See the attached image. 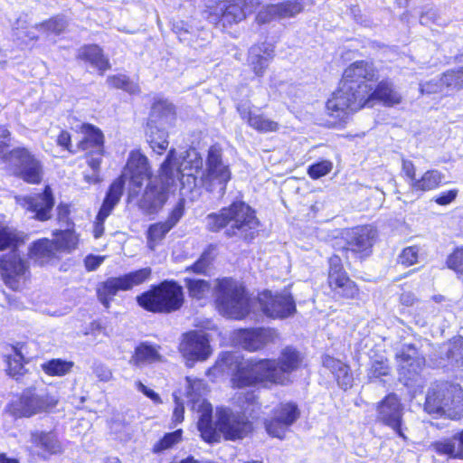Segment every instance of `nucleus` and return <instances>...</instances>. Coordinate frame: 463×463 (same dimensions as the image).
I'll use <instances>...</instances> for the list:
<instances>
[{
	"label": "nucleus",
	"mask_w": 463,
	"mask_h": 463,
	"mask_svg": "<svg viewBox=\"0 0 463 463\" xmlns=\"http://www.w3.org/2000/svg\"><path fill=\"white\" fill-rule=\"evenodd\" d=\"M377 80V71L372 62L357 61L344 71L338 89L326 104V114L342 121L349 114L364 107H372L375 100L388 106L402 102V95L389 80H383L373 89L370 82Z\"/></svg>",
	"instance_id": "1"
},
{
	"label": "nucleus",
	"mask_w": 463,
	"mask_h": 463,
	"mask_svg": "<svg viewBox=\"0 0 463 463\" xmlns=\"http://www.w3.org/2000/svg\"><path fill=\"white\" fill-rule=\"evenodd\" d=\"M303 363L302 354L291 346L284 348L277 360H247L232 375L234 387L243 389L260 383L287 385L291 383L290 375Z\"/></svg>",
	"instance_id": "2"
},
{
	"label": "nucleus",
	"mask_w": 463,
	"mask_h": 463,
	"mask_svg": "<svg viewBox=\"0 0 463 463\" xmlns=\"http://www.w3.org/2000/svg\"><path fill=\"white\" fill-rule=\"evenodd\" d=\"M189 296L198 300L215 297L219 312L229 318L241 319L249 312V298L243 286L231 278L210 281L198 279H185Z\"/></svg>",
	"instance_id": "3"
},
{
	"label": "nucleus",
	"mask_w": 463,
	"mask_h": 463,
	"mask_svg": "<svg viewBox=\"0 0 463 463\" xmlns=\"http://www.w3.org/2000/svg\"><path fill=\"white\" fill-rule=\"evenodd\" d=\"M200 410L203 415L198 420V430L206 442H218L222 436L232 440L243 439L252 430V423L243 414L221 409L217 411L216 422L213 424L211 403L203 402L200 404Z\"/></svg>",
	"instance_id": "4"
},
{
	"label": "nucleus",
	"mask_w": 463,
	"mask_h": 463,
	"mask_svg": "<svg viewBox=\"0 0 463 463\" xmlns=\"http://www.w3.org/2000/svg\"><path fill=\"white\" fill-rule=\"evenodd\" d=\"M205 223L211 232L225 229L226 236L243 240L252 239L260 224L255 212L241 201L232 203L219 213L208 214Z\"/></svg>",
	"instance_id": "5"
},
{
	"label": "nucleus",
	"mask_w": 463,
	"mask_h": 463,
	"mask_svg": "<svg viewBox=\"0 0 463 463\" xmlns=\"http://www.w3.org/2000/svg\"><path fill=\"white\" fill-rule=\"evenodd\" d=\"M424 411L435 417L463 418V389L449 383L432 385L426 395Z\"/></svg>",
	"instance_id": "6"
},
{
	"label": "nucleus",
	"mask_w": 463,
	"mask_h": 463,
	"mask_svg": "<svg viewBox=\"0 0 463 463\" xmlns=\"http://www.w3.org/2000/svg\"><path fill=\"white\" fill-rule=\"evenodd\" d=\"M183 288L173 280H165L137 297L144 309L154 313H172L184 304Z\"/></svg>",
	"instance_id": "7"
},
{
	"label": "nucleus",
	"mask_w": 463,
	"mask_h": 463,
	"mask_svg": "<svg viewBox=\"0 0 463 463\" xmlns=\"http://www.w3.org/2000/svg\"><path fill=\"white\" fill-rule=\"evenodd\" d=\"M175 149H171L161 165L159 179L151 180L146 186L139 207L146 213H152L161 208L167 199V189L175 182L178 172L171 166Z\"/></svg>",
	"instance_id": "8"
},
{
	"label": "nucleus",
	"mask_w": 463,
	"mask_h": 463,
	"mask_svg": "<svg viewBox=\"0 0 463 463\" xmlns=\"http://www.w3.org/2000/svg\"><path fill=\"white\" fill-rule=\"evenodd\" d=\"M58 403V397L47 388H28L9 405L10 412L15 417H32L48 411Z\"/></svg>",
	"instance_id": "9"
},
{
	"label": "nucleus",
	"mask_w": 463,
	"mask_h": 463,
	"mask_svg": "<svg viewBox=\"0 0 463 463\" xmlns=\"http://www.w3.org/2000/svg\"><path fill=\"white\" fill-rule=\"evenodd\" d=\"M232 178L229 165L222 158V149L212 146L208 150L206 169L201 177L203 186L221 198L224 195L228 182Z\"/></svg>",
	"instance_id": "10"
},
{
	"label": "nucleus",
	"mask_w": 463,
	"mask_h": 463,
	"mask_svg": "<svg viewBox=\"0 0 463 463\" xmlns=\"http://www.w3.org/2000/svg\"><path fill=\"white\" fill-rule=\"evenodd\" d=\"M5 162L15 175L30 184H39L43 178V165L27 148L17 147L5 156Z\"/></svg>",
	"instance_id": "11"
},
{
	"label": "nucleus",
	"mask_w": 463,
	"mask_h": 463,
	"mask_svg": "<svg viewBox=\"0 0 463 463\" xmlns=\"http://www.w3.org/2000/svg\"><path fill=\"white\" fill-rule=\"evenodd\" d=\"M151 272L150 268H144L120 277L108 279L97 288L99 300L108 308L119 290H130L133 287L142 284L150 278Z\"/></svg>",
	"instance_id": "12"
},
{
	"label": "nucleus",
	"mask_w": 463,
	"mask_h": 463,
	"mask_svg": "<svg viewBox=\"0 0 463 463\" xmlns=\"http://www.w3.org/2000/svg\"><path fill=\"white\" fill-rule=\"evenodd\" d=\"M300 410L292 402L279 403L264 420V426L269 436L284 439L290 427L299 419Z\"/></svg>",
	"instance_id": "13"
},
{
	"label": "nucleus",
	"mask_w": 463,
	"mask_h": 463,
	"mask_svg": "<svg viewBox=\"0 0 463 463\" xmlns=\"http://www.w3.org/2000/svg\"><path fill=\"white\" fill-rule=\"evenodd\" d=\"M253 0L222 1L209 14L208 20L213 24L223 27L242 21L247 14L248 7Z\"/></svg>",
	"instance_id": "14"
},
{
	"label": "nucleus",
	"mask_w": 463,
	"mask_h": 463,
	"mask_svg": "<svg viewBox=\"0 0 463 463\" xmlns=\"http://www.w3.org/2000/svg\"><path fill=\"white\" fill-rule=\"evenodd\" d=\"M328 262L327 281L331 290L338 297L354 298L358 295L359 289L344 269L341 258L338 255H333Z\"/></svg>",
	"instance_id": "15"
},
{
	"label": "nucleus",
	"mask_w": 463,
	"mask_h": 463,
	"mask_svg": "<svg viewBox=\"0 0 463 463\" xmlns=\"http://www.w3.org/2000/svg\"><path fill=\"white\" fill-rule=\"evenodd\" d=\"M259 301L263 313L272 318H285L296 312L293 298L287 291L276 295L269 290L263 291Z\"/></svg>",
	"instance_id": "16"
},
{
	"label": "nucleus",
	"mask_w": 463,
	"mask_h": 463,
	"mask_svg": "<svg viewBox=\"0 0 463 463\" xmlns=\"http://www.w3.org/2000/svg\"><path fill=\"white\" fill-rule=\"evenodd\" d=\"M179 351L187 362L204 361L211 353L209 339L203 331H190L182 336Z\"/></svg>",
	"instance_id": "17"
},
{
	"label": "nucleus",
	"mask_w": 463,
	"mask_h": 463,
	"mask_svg": "<svg viewBox=\"0 0 463 463\" xmlns=\"http://www.w3.org/2000/svg\"><path fill=\"white\" fill-rule=\"evenodd\" d=\"M150 174L146 156L141 154L138 150H133L128 156L125 172L119 178H122L125 182V177H129V195L134 196L138 194L139 190L143 185V182L150 177Z\"/></svg>",
	"instance_id": "18"
},
{
	"label": "nucleus",
	"mask_w": 463,
	"mask_h": 463,
	"mask_svg": "<svg viewBox=\"0 0 463 463\" xmlns=\"http://www.w3.org/2000/svg\"><path fill=\"white\" fill-rule=\"evenodd\" d=\"M16 203L26 211L33 213V218L44 222L52 217L54 198L49 186L42 194L16 197Z\"/></svg>",
	"instance_id": "19"
},
{
	"label": "nucleus",
	"mask_w": 463,
	"mask_h": 463,
	"mask_svg": "<svg viewBox=\"0 0 463 463\" xmlns=\"http://www.w3.org/2000/svg\"><path fill=\"white\" fill-rule=\"evenodd\" d=\"M377 420L392 428L403 439H406L402 430V407L395 394H389L377 407Z\"/></svg>",
	"instance_id": "20"
},
{
	"label": "nucleus",
	"mask_w": 463,
	"mask_h": 463,
	"mask_svg": "<svg viewBox=\"0 0 463 463\" xmlns=\"http://www.w3.org/2000/svg\"><path fill=\"white\" fill-rule=\"evenodd\" d=\"M304 9L302 0H284L263 7L257 14L258 24H267L273 20L293 17Z\"/></svg>",
	"instance_id": "21"
},
{
	"label": "nucleus",
	"mask_w": 463,
	"mask_h": 463,
	"mask_svg": "<svg viewBox=\"0 0 463 463\" xmlns=\"http://www.w3.org/2000/svg\"><path fill=\"white\" fill-rule=\"evenodd\" d=\"M123 189L124 181L122 178H117L110 184L93 225V236L96 239L103 235L105 230L104 222L111 213L114 207L118 203L123 194Z\"/></svg>",
	"instance_id": "22"
},
{
	"label": "nucleus",
	"mask_w": 463,
	"mask_h": 463,
	"mask_svg": "<svg viewBox=\"0 0 463 463\" xmlns=\"http://www.w3.org/2000/svg\"><path fill=\"white\" fill-rule=\"evenodd\" d=\"M28 269L25 260L14 253L0 259V272L5 283L13 289L19 287V279L24 278Z\"/></svg>",
	"instance_id": "23"
},
{
	"label": "nucleus",
	"mask_w": 463,
	"mask_h": 463,
	"mask_svg": "<svg viewBox=\"0 0 463 463\" xmlns=\"http://www.w3.org/2000/svg\"><path fill=\"white\" fill-rule=\"evenodd\" d=\"M184 215V205L180 202L170 213L165 222H160L151 224L146 232L147 246L151 250L165 238L166 233L176 225Z\"/></svg>",
	"instance_id": "24"
},
{
	"label": "nucleus",
	"mask_w": 463,
	"mask_h": 463,
	"mask_svg": "<svg viewBox=\"0 0 463 463\" xmlns=\"http://www.w3.org/2000/svg\"><path fill=\"white\" fill-rule=\"evenodd\" d=\"M375 236L376 231L372 226L355 227L348 235L345 250L366 256L370 252Z\"/></svg>",
	"instance_id": "25"
},
{
	"label": "nucleus",
	"mask_w": 463,
	"mask_h": 463,
	"mask_svg": "<svg viewBox=\"0 0 463 463\" xmlns=\"http://www.w3.org/2000/svg\"><path fill=\"white\" fill-rule=\"evenodd\" d=\"M276 332L270 328L241 329L238 332V339L243 348L257 351L268 343L274 341Z\"/></svg>",
	"instance_id": "26"
},
{
	"label": "nucleus",
	"mask_w": 463,
	"mask_h": 463,
	"mask_svg": "<svg viewBox=\"0 0 463 463\" xmlns=\"http://www.w3.org/2000/svg\"><path fill=\"white\" fill-rule=\"evenodd\" d=\"M237 109L241 118L258 132H276L279 129L278 122L267 118L264 114L257 113L249 106L241 104L237 107Z\"/></svg>",
	"instance_id": "27"
},
{
	"label": "nucleus",
	"mask_w": 463,
	"mask_h": 463,
	"mask_svg": "<svg viewBox=\"0 0 463 463\" xmlns=\"http://www.w3.org/2000/svg\"><path fill=\"white\" fill-rule=\"evenodd\" d=\"M30 441L39 449L43 454L48 456L56 455L62 452V445L57 435L52 431H33L31 433Z\"/></svg>",
	"instance_id": "28"
},
{
	"label": "nucleus",
	"mask_w": 463,
	"mask_h": 463,
	"mask_svg": "<svg viewBox=\"0 0 463 463\" xmlns=\"http://www.w3.org/2000/svg\"><path fill=\"white\" fill-rule=\"evenodd\" d=\"M273 48L267 43L254 45L249 52V63L257 76H262L273 57Z\"/></svg>",
	"instance_id": "29"
},
{
	"label": "nucleus",
	"mask_w": 463,
	"mask_h": 463,
	"mask_svg": "<svg viewBox=\"0 0 463 463\" xmlns=\"http://www.w3.org/2000/svg\"><path fill=\"white\" fill-rule=\"evenodd\" d=\"M402 373H418L424 365V358L418 354L413 346H407L397 354Z\"/></svg>",
	"instance_id": "30"
},
{
	"label": "nucleus",
	"mask_w": 463,
	"mask_h": 463,
	"mask_svg": "<svg viewBox=\"0 0 463 463\" xmlns=\"http://www.w3.org/2000/svg\"><path fill=\"white\" fill-rule=\"evenodd\" d=\"M175 119L174 106L166 100H158L152 106L148 123L171 127Z\"/></svg>",
	"instance_id": "31"
},
{
	"label": "nucleus",
	"mask_w": 463,
	"mask_h": 463,
	"mask_svg": "<svg viewBox=\"0 0 463 463\" xmlns=\"http://www.w3.org/2000/svg\"><path fill=\"white\" fill-rule=\"evenodd\" d=\"M83 137L78 143L79 150L91 149L93 152H101L104 137L102 132L92 125L85 124L81 127Z\"/></svg>",
	"instance_id": "32"
},
{
	"label": "nucleus",
	"mask_w": 463,
	"mask_h": 463,
	"mask_svg": "<svg viewBox=\"0 0 463 463\" xmlns=\"http://www.w3.org/2000/svg\"><path fill=\"white\" fill-rule=\"evenodd\" d=\"M445 175L438 169L427 170L420 177H417L413 184H411V189L417 192H429L439 188Z\"/></svg>",
	"instance_id": "33"
},
{
	"label": "nucleus",
	"mask_w": 463,
	"mask_h": 463,
	"mask_svg": "<svg viewBox=\"0 0 463 463\" xmlns=\"http://www.w3.org/2000/svg\"><path fill=\"white\" fill-rule=\"evenodd\" d=\"M167 128L168 127L147 122V140L151 148L159 155L165 151L168 146Z\"/></svg>",
	"instance_id": "34"
},
{
	"label": "nucleus",
	"mask_w": 463,
	"mask_h": 463,
	"mask_svg": "<svg viewBox=\"0 0 463 463\" xmlns=\"http://www.w3.org/2000/svg\"><path fill=\"white\" fill-rule=\"evenodd\" d=\"M80 57L90 62L101 72L110 68L109 60L103 55L101 48L96 44L87 45L81 48Z\"/></svg>",
	"instance_id": "35"
},
{
	"label": "nucleus",
	"mask_w": 463,
	"mask_h": 463,
	"mask_svg": "<svg viewBox=\"0 0 463 463\" xmlns=\"http://www.w3.org/2000/svg\"><path fill=\"white\" fill-rule=\"evenodd\" d=\"M175 156V153L174 154ZM175 156L172 157L171 166L175 171L178 172L176 179H180L181 176H193L195 173H198L203 167V158L195 152L188 153L187 158L184 159L180 167H175L174 163Z\"/></svg>",
	"instance_id": "36"
},
{
	"label": "nucleus",
	"mask_w": 463,
	"mask_h": 463,
	"mask_svg": "<svg viewBox=\"0 0 463 463\" xmlns=\"http://www.w3.org/2000/svg\"><path fill=\"white\" fill-rule=\"evenodd\" d=\"M57 245L54 241L48 239H41L35 241L30 249L32 258L35 259L41 264L47 262L55 256Z\"/></svg>",
	"instance_id": "37"
},
{
	"label": "nucleus",
	"mask_w": 463,
	"mask_h": 463,
	"mask_svg": "<svg viewBox=\"0 0 463 463\" xmlns=\"http://www.w3.org/2000/svg\"><path fill=\"white\" fill-rule=\"evenodd\" d=\"M188 383L187 397L189 402L192 403V410L196 411L199 413V417L203 415V411L200 410V404L208 402L203 398L206 392V385L202 380H191L189 377L186 378Z\"/></svg>",
	"instance_id": "38"
},
{
	"label": "nucleus",
	"mask_w": 463,
	"mask_h": 463,
	"mask_svg": "<svg viewBox=\"0 0 463 463\" xmlns=\"http://www.w3.org/2000/svg\"><path fill=\"white\" fill-rule=\"evenodd\" d=\"M73 364L71 361L52 359L42 364L41 368L48 375L64 376L71 371Z\"/></svg>",
	"instance_id": "39"
},
{
	"label": "nucleus",
	"mask_w": 463,
	"mask_h": 463,
	"mask_svg": "<svg viewBox=\"0 0 463 463\" xmlns=\"http://www.w3.org/2000/svg\"><path fill=\"white\" fill-rule=\"evenodd\" d=\"M430 447L439 455L458 458L457 434L434 441Z\"/></svg>",
	"instance_id": "40"
},
{
	"label": "nucleus",
	"mask_w": 463,
	"mask_h": 463,
	"mask_svg": "<svg viewBox=\"0 0 463 463\" xmlns=\"http://www.w3.org/2000/svg\"><path fill=\"white\" fill-rule=\"evenodd\" d=\"M447 75V71L441 75L439 79H432L430 80L420 82L419 84V90L420 94H436L441 93L444 90L457 91L456 89H453L451 86L446 83L445 78Z\"/></svg>",
	"instance_id": "41"
},
{
	"label": "nucleus",
	"mask_w": 463,
	"mask_h": 463,
	"mask_svg": "<svg viewBox=\"0 0 463 463\" xmlns=\"http://www.w3.org/2000/svg\"><path fill=\"white\" fill-rule=\"evenodd\" d=\"M445 347L448 360L457 366L463 365V337H454Z\"/></svg>",
	"instance_id": "42"
},
{
	"label": "nucleus",
	"mask_w": 463,
	"mask_h": 463,
	"mask_svg": "<svg viewBox=\"0 0 463 463\" xmlns=\"http://www.w3.org/2000/svg\"><path fill=\"white\" fill-rule=\"evenodd\" d=\"M158 356L157 350L154 346L143 344L136 348L135 354L129 362L136 366H139L145 362L156 361Z\"/></svg>",
	"instance_id": "43"
},
{
	"label": "nucleus",
	"mask_w": 463,
	"mask_h": 463,
	"mask_svg": "<svg viewBox=\"0 0 463 463\" xmlns=\"http://www.w3.org/2000/svg\"><path fill=\"white\" fill-rule=\"evenodd\" d=\"M390 373V365L388 360L383 356L375 357L371 361L367 371V376L371 381L380 379Z\"/></svg>",
	"instance_id": "44"
},
{
	"label": "nucleus",
	"mask_w": 463,
	"mask_h": 463,
	"mask_svg": "<svg viewBox=\"0 0 463 463\" xmlns=\"http://www.w3.org/2000/svg\"><path fill=\"white\" fill-rule=\"evenodd\" d=\"M53 241L58 250H71L76 248L79 238L73 231L66 230L56 233Z\"/></svg>",
	"instance_id": "45"
},
{
	"label": "nucleus",
	"mask_w": 463,
	"mask_h": 463,
	"mask_svg": "<svg viewBox=\"0 0 463 463\" xmlns=\"http://www.w3.org/2000/svg\"><path fill=\"white\" fill-rule=\"evenodd\" d=\"M109 86L116 89H121L130 94H137L140 92L139 86L129 80L126 75H113L107 78Z\"/></svg>",
	"instance_id": "46"
},
{
	"label": "nucleus",
	"mask_w": 463,
	"mask_h": 463,
	"mask_svg": "<svg viewBox=\"0 0 463 463\" xmlns=\"http://www.w3.org/2000/svg\"><path fill=\"white\" fill-rule=\"evenodd\" d=\"M67 26V21L63 16H55L52 19L45 21L38 25L36 29L46 33L58 35L64 31Z\"/></svg>",
	"instance_id": "47"
},
{
	"label": "nucleus",
	"mask_w": 463,
	"mask_h": 463,
	"mask_svg": "<svg viewBox=\"0 0 463 463\" xmlns=\"http://www.w3.org/2000/svg\"><path fill=\"white\" fill-rule=\"evenodd\" d=\"M23 362L24 357L22 354L17 348H14V354L9 355L6 360L8 374L13 377L22 375L24 370Z\"/></svg>",
	"instance_id": "48"
},
{
	"label": "nucleus",
	"mask_w": 463,
	"mask_h": 463,
	"mask_svg": "<svg viewBox=\"0 0 463 463\" xmlns=\"http://www.w3.org/2000/svg\"><path fill=\"white\" fill-rule=\"evenodd\" d=\"M182 430H177L171 433H166L160 440H158L153 448V451L156 453L162 452L172 448L175 444L181 440Z\"/></svg>",
	"instance_id": "49"
},
{
	"label": "nucleus",
	"mask_w": 463,
	"mask_h": 463,
	"mask_svg": "<svg viewBox=\"0 0 463 463\" xmlns=\"http://www.w3.org/2000/svg\"><path fill=\"white\" fill-rule=\"evenodd\" d=\"M19 240L16 230L0 224V250L14 246Z\"/></svg>",
	"instance_id": "50"
},
{
	"label": "nucleus",
	"mask_w": 463,
	"mask_h": 463,
	"mask_svg": "<svg viewBox=\"0 0 463 463\" xmlns=\"http://www.w3.org/2000/svg\"><path fill=\"white\" fill-rule=\"evenodd\" d=\"M419 258V248L417 246H410L402 250L398 256V262L405 267L417 263Z\"/></svg>",
	"instance_id": "51"
},
{
	"label": "nucleus",
	"mask_w": 463,
	"mask_h": 463,
	"mask_svg": "<svg viewBox=\"0 0 463 463\" xmlns=\"http://www.w3.org/2000/svg\"><path fill=\"white\" fill-rule=\"evenodd\" d=\"M332 162L328 160H323L310 165L308 167L307 173L311 178L317 179L327 175L332 170Z\"/></svg>",
	"instance_id": "52"
},
{
	"label": "nucleus",
	"mask_w": 463,
	"mask_h": 463,
	"mask_svg": "<svg viewBox=\"0 0 463 463\" xmlns=\"http://www.w3.org/2000/svg\"><path fill=\"white\" fill-rule=\"evenodd\" d=\"M445 81L447 84L451 86L456 90H460L463 89V67L451 69L447 71V75L445 78Z\"/></svg>",
	"instance_id": "53"
},
{
	"label": "nucleus",
	"mask_w": 463,
	"mask_h": 463,
	"mask_svg": "<svg viewBox=\"0 0 463 463\" xmlns=\"http://www.w3.org/2000/svg\"><path fill=\"white\" fill-rule=\"evenodd\" d=\"M447 265L458 274L463 275V247L457 248L447 259Z\"/></svg>",
	"instance_id": "54"
},
{
	"label": "nucleus",
	"mask_w": 463,
	"mask_h": 463,
	"mask_svg": "<svg viewBox=\"0 0 463 463\" xmlns=\"http://www.w3.org/2000/svg\"><path fill=\"white\" fill-rule=\"evenodd\" d=\"M335 377L341 388L346 390L352 386L353 375L349 373V367L345 364L338 370Z\"/></svg>",
	"instance_id": "55"
},
{
	"label": "nucleus",
	"mask_w": 463,
	"mask_h": 463,
	"mask_svg": "<svg viewBox=\"0 0 463 463\" xmlns=\"http://www.w3.org/2000/svg\"><path fill=\"white\" fill-rule=\"evenodd\" d=\"M212 263V257L210 252H203L196 262L188 267L186 270H192L195 273H205L207 269Z\"/></svg>",
	"instance_id": "56"
},
{
	"label": "nucleus",
	"mask_w": 463,
	"mask_h": 463,
	"mask_svg": "<svg viewBox=\"0 0 463 463\" xmlns=\"http://www.w3.org/2000/svg\"><path fill=\"white\" fill-rule=\"evenodd\" d=\"M458 194V189H451L446 192H442L433 198V201L439 205H448L455 201Z\"/></svg>",
	"instance_id": "57"
},
{
	"label": "nucleus",
	"mask_w": 463,
	"mask_h": 463,
	"mask_svg": "<svg viewBox=\"0 0 463 463\" xmlns=\"http://www.w3.org/2000/svg\"><path fill=\"white\" fill-rule=\"evenodd\" d=\"M93 373L99 378V381L109 382L112 378L111 370L100 363H95L92 366Z\"/></svg>",
	"instance_id": "58"
},
{
	"label": "nucleus",
	"mask_w": 463,
	"mask_h": 463,
	"mask_svg": "<svg viewBox=\"0 0 463 463\" xmlns=\"http://www.w3.org/2000/svg\"><path fill=\"white\" fill-rule=\"evenodd\" d=\"M402 168V172L409 179V184L411 187V184H413L417 178L414 164L411 160L403 159Z\"/></svg>",
	"instance_id": "59"
},
{
	"label": "nucleus",
	"mask_w": 463,
	"mask_h": 463,
	"mask_svg": "<svg viewBox=\"0 0 463 463\" xmlns=\"http://www.w3.org/2000/svg\"><path fill=\"white\" fill-rule=\"evenodd\" d=\"M11 141V133L5 125H0V156L6 147L9 146Z\"/></svg>",
	"instance_id": "60"
},
{
	"label": "nucleus",
	"mask_w": 463,
	"mask_h": 463,
	"mask_svg": "<svg viewBox=\"0 0 463 463\" xmlns=\"http://www.w3.org/2000/svg\"><path fill=\"white\" fill-rule=\"evenodd\" d=\"M323 364L326 368L329 369L335 375L338 370L343 366L344 363L340 360L335 359L331 356H326L323 360Z\"/></svg>",
	"instance_id": "61"
},
{
	"label": "nucleus",
	"mask_w": 463,
	"mask_h": 463,
	"mask_svg": "<svg viewBox=\"0 0 463 463\" xmlns=\"http://www.w3.org/2000/svg\"><path fill=\"white\" fill-rule=\"evenodd\" d=\"M137 389L143 392L146 396L153 400L155 402L159 403L161 402L159 395L155 392L153 390L147 388L146 385H144L141 382L136 383Z\"/></svg>",
	"instance_id": "62"
},
{
	"label": "nucleus",
	"mask_w": 463,
	"mask_h": 463,
	"mask_svg": "<svg viewBox=\"0 0 463 463\" xmlns=\"http://www.w3.org/2000/svg\"><path fill=\"white\" fill-rule=\"evenodd\" d=\"M103 257L92 255L87 256L84 260L85 267L89 271L95 270L98 267L100 266V264L103 262Z\"/></svg>",
	"instance_id": "63"
},
{
	"label": "nucleus",
	"mask_w": 463,
	"mask_h": 463,
	"mask_svg": "<svg viewBox=\"0 0 463 463\" xmlns=\"http://www.w3.org/2000/svg\"><path fill=\"white\" fill-rule=\"evenodd\" d=\"M175 408L173 413V420L177 424L184 420V408L182 403L179 402V399L175 395Z\"/></svg>",
	"instance_id": "64"
}]
</instances>
